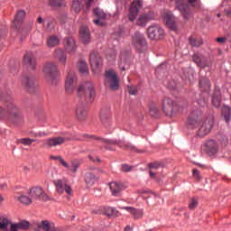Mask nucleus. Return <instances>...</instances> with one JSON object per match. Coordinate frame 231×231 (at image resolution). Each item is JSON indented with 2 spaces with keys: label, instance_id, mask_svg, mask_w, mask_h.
Returning a JSON list of instances; mask_svg holds the SVG:
<instances>
[{
  "label": "nucleus",
  "instance_id": "42",
  "mask_svg": "<svg viewBox=\"0 0 231 231\" xmlns=\"http://www.w3.org/2000/svg\"><path fill=\"white\" fill-rule=\"evenodd\" d=\"M18 200L21 201L23 205H31V203H33V199L32 197H28L26 195H22L18 197Z\"/></svg>",
  "mask_w": 231,
  "mask_h": 231
},
{
  "label": "nucleus",
  "instance_id": "11",
  "mask_svg": "<svg viewBox=\"0 0 231 231\" xmlns=\"http://www.w3.org/2000/svg\"><path fill=\"white\" fill-rule=\"evenodd\" d=\"M214 125V117L208 116L207 117L204 122L202 123L200 128L199 129L198 135L200 136V138H203L212 131V127Z\"/></svg>",
  "mask_w": 231,
  "mask_h": 231
},
{
  "label": "nucleus",
  "instance_id": "41",
  "mask_svg": "<svg viewBox=\"0 0 231 231\" xmlns=\"http://www.w3.org/2000/svg\"><path fill=\"white\" fill-rule=\"evenodd\" d=\"M104 214L105 216H117L118 211L115 209V208H110V207H105L104 208Z\"/></svg>",
  "mask_w": 231,
  "mask_h": 231
},
{
  "label": "nucleus",
  "instance_id": "54",
  "mask_svg": "<svg viewBox=\"0 0 231 231\" xmlns=\"http://www.w3.org/2000/svg\"><path fill=\"white\" fill-rule=\"evenodd\" d=\"M217 138L223 145L228 143V137H226V135H218Z\"/></svg>",
  "mask_w": 231,
  "mask_h": 231
},
{
  "label": "nucleus",
  "instance_id": "19",
  "mask_svg": "<svg viewBox=\"0 0 231 231\" xmlns=\"http://www.w3.org/2000/svg\"><path fill=\"white\" fill-rule=\"evenodd\" d=\"M22 84L30 93L35 89V78L33 76L25 75L22 79Z\"/></svg>",
  "mask_w": 231,
  "mask_h": 231
},
{
  "label": "nucleus",
  "instance_id": "37",
  "mask_svg": "<svg viewBox=\"0 0 231 231\" xmlns=\"http://www.w3.org/2000/svg\"><path fill=\"white\" fill-rule=\"evenodd\" d=\"M35 142V139L32 138H21L16 140V143L30 147Z\"/></svg>",
  "mask_w": 231,
  "mask_h": 231
},
{
  "label": "nucleus",
  "instance_id": "28",
  "mask_svg": "<svg viewBox=\"0 0 231 231\" xmlns=\"http://www.w3.org/2000/svg\"><path fill=\"white\" fill-rule=\"evenodd\" d=\"M26 15V13L23 10H20L16 13V15L14 17V20L13 22V26L19 30L21 28V25L23 24V21H24V16Z\"/></svg>",
  "mask_w": 231,
  "mask_h": 231
},
{
  "label": "nucleus",
  "instance_id": "38",
  "mask_svg": "<svg viewBox=\"0 0 231 231\" xmlns=\"http://www.w3.org/2000/svg\"><path fill=\"white\" fill-rule=\"evenodd\" d=\"M222 115H223L226 124H228V122H230V120H231V110H230L229 106H225L223 107Z\"/></svg>",
  "mask_w": 231,
  "mask_h": 231
},
{
  "label": "nucleus",
  "instance_id": "47",
  "mask_svg": "<svg viewBox=\"0 0 231 231\" xmlns=\"http://www.w3.org/2000/svg\"><path fill=\"white\" fill-rule=\"evenodd\" d=\"M79 167H80V162L77 160L72 161L70 171L71 172L75 173L77 171H79Z\"/></svg>",
  "mask_w": 231,
  "mask_h": 231
},
{
  "label": "nucleus",
  "instance_id": "24",
  "mask_svg": "<svg viewBox=\"0 0 231 231\" xmlns=\"http://www.w3.org/2000/svg\"><path fill=\"white\" fill-rule=\"evenodd\" d=\"M123 210H127L132 216L133 219H142L143 217V209L134 208L133 207H123Z\"/></svg>",
  "mask_w": 231,
  "mask_h": 231
},
{
  "label": "nucleus",
  "instance_id": "33",
  "mask_svg": "<svg viewBox=\"0 0 231 231\" xmlns=\"http://www.w3.org/2000/svg\"><path fill=\"white\" fill-rule=\"evenodd\" d=\"M43 28L46 32H52L55 29V20L47 18L44 20Z\"/></svg>",
  "mask_w": 231,
  "mask_h": 231
},
{
  "label": "nucleus",
  "instance_id": "21",
  "mask_svg": "<svg viewBox=\"0 0 231 231\" xmlns=\"http://www.w3.org/2000/svg\"><path fill=\"white\" fill-rule=\"evenodd\" d=\"M54 185H56V189L59 194H71V187H69L68 184H66V181H63L62 180H58L54 181Z\"/></svg>",
  "mask_w": 231,
  "mask_h": 231
},
{
  "label": "nucleus",
  "instance_id": "6",
  "mask_svg": "<svg viewBox=\"0 0 231 231\" xmlns=\"http://www.w3.org/2000/svg\"><path fill=\"white\" fill-rule=\"evenodd\" d=\"M43 73L48 80L53 82L59 78V68L53 62H47L43 66Z\"/></svg>",
  "mask_w": 231,
  "mask_h": 231
},
{
  "label": "nucleus",
  "instance_id": "13",
  "mask_svg": "<svg viewBox=\"0 0 231 231\" xmlns=\"http://www.w3.org/2000/svg\"><path fill=\"white\" fill-rule=\"evenodd\" d=\"M151 21H154V12L147 11L140 14L136 21V24L137 26L145 28V26H147V23H151Z\"/></svg>",
  "mask_w": 231,
  "mask_h": 231
},
{
  "label": "nucleus",
  "instance_id": "46",
  "mask_svg": "<svg viewBox=\"0 0 231 231\" xmlns=\"http://www.w3.org/2000/svg\"><path fill=\"white\" fill-rule=\"evenodd\" d=\"M119 68H121L123 71H125V69L129 68V62L125 60V56L120 57Z\"/></svg>",
  "mask_w": 231,
  "mask_h": 231
},
{
  "label": "nucleus",
  "instance_id": "7",
  "mask_svg": "<svg viewBox=\"0 0 231 231\" xmlns=\"http://www.w3.org/2000/svg\"><path fill=\"white\" fill-rule=\"evenodd\" d=\"M147 35L152 41H160L165 37V31L158 24H152L147 28Z\"/></svg>",
  "mask_w": 231,
  "mask_h": 231
},
{
  "label": "nucleus",
  "instance_id": "9",
  "mask_svg": "<svg viewBox=\"0 0 231 231\" xmlns=\"http://www.w3.org/2000/svg\"><path fill=\"white\" fill-rule=\"evenodd\" d=\"M32 201H48L50 198L44 193V189L41 187H33L28 192Z\"/></svg>",
  "mask_w": 231,
  "mask_h": 231
},
{
  "label": "nucleus",
  "instance_id": "25",
  "mask_svg": "<svg viewBox=\"0 0 231 231\" xmlns=\"http://www.w3.org/2000/svg\"><path fill=\"white\" fill-rule=\"evenodd\" d=\"M79 37L83 44H89V42H91V33L89 32V29L86 26H82L79 29Z\"/></svg>",
  "mask_w": 231,
  "mask_h": 231
},
{
  "label": "nucleus",
  "instance_id": "44",
  "mask_svg": "<svg viewBox=\"0 0 231 231\" xmlns=\"http://www.w3.org/2000/svg\"><path fill=\"white\" fill-rule=\"evenodd\" d=\"M53 225H54L53 223H50L47 220H43L40 224V228H42L44 231H50L51 229V227L53 226Z\"/></svg>",
  "mask_w": 231,
  "mask_h": 231
},
{
  "label": "nucleus",
  "instance_id": "16",
  "mask_svg": "<svg viewBox=\"0 0 231 231\" xmlns=\"http://www.w3.org/2000/svg\"><path fill=\"white\" fill-rule=\"evenodd\" d=\"M23 66L26 69L33 70L37 68V60H35V56L33 52H27L23 57Z\"/></svg>",
  "mask_w": 231,
  "mask_h": 231
},
{
  "label": "nucleus",
  "instance_id": "5",
  "mask_svg": "<svg viewBox=\"0 0 231 231\" xmlns=\"http://www.w3.org/2000/svg\"><path fill=\"white\" fill-rule=\"evenodd\" d=\"M105 86L108 88V89H112V91H116L120 85L118 84V77L116 76V72L114 70H106L105 73Z\"/></svg>",
  "mask_w": 231,
  "mask_h": 231
},
{
  "label": "nucleus",
  "instance_id": "57",
  "mask_svg": "<svg viewBox=\"0 0 231 231\" xmlns=\"http://www.w3.org/2000/svg\"><path fill=\"white\" fill-rule=\"evenodd\" d=\"M132 169H133V167H131V166H129L127 164H123L121 166V171H123V172H129V171H132Z\"/></svg>",
  "mask_w": 231,
  "mask_h": 231
},
{
  "label": "nucleus",
  "instance_id": "23",
  "mask_svg": "<svg viewBox=\"0 0 231 231\" xmlns=\"http://www.w3.org/2000/svg\"><path fill=\"white\" fill-rule=\"evenodd\" d=\"M64 48L68 53L73 55L77 51V43L73 38H65L64 40Z\"/></svg>",
  "mask_w": 231,
  "mask_h": 231
},
{
  "label": "nucleus",
  "instance_id": "43",
  "mask_svg": "<svg viewBox=\"0 0 231 231\" xmlns=\"http://www.w3.org/2000/svg\"><path fill=\"white\" fill-rule=\"evenodd\" d=\"M78 66L80 73H88L89 69L88 68V62H86V60H80Z\"/></svg>",
  "mask_w": 231,
  "mask_h": 231
},
{
  "label": "nucleus",
  "instance_id": "22",
  "mask_svg": "<svg viewBox=\"0 0 231 231\" xmlns=\"http://www.w3.org/2000/svg\"><path fill=\"white\" fill-rule=\"evenodd\" d=\"M163 20L170 30L175 32L176 30V19L171 12H165L163 14Z\"/></svg>",
  "mask_w": 231,
  "mask_h": 231
},
{
  "label": "nucleus",
  "instance_id": "50",
  "mask_svg": "<svg viewBox=\"0 0 231 231\" xmlns=\"http://www.w3.org/2000/svg\"><path fill=\"white\" fill-rule=\"evenodd\" d=\"M149 169L158 170L160 167H163V163L162 162H152L148 164Z\"/></svg>",
  "mask_w": 231,
  "mask_h": 231
},
{
  "label": "nucleus",
  "instance_id": "10",
  "mask_svg": "<svg viewBox=\"0 0 231 231\" xmlns=\"http://www.w3.org/2000/svg\"><path fill=\"white\" fill-rule=\"evenodd\" d=\"M77 84H78L77 75H75L74 72L69 71L65 80L66 93H68L69 95H71V93L75 91V88H77Z\"/></svg>",
  "mask_w": 231,
  "mask_h": 231
},
{
  "label": "nucleus",
  "instance_id": "63",
  "mask_svg": "<svg viewBox=\"0 0 231 231\" xmlns=\"http://www.w3.org/2000/svg\"><path fill=\"white\" fill-rule=\"evenodd\" d=\"M193 176L198 180H201V176L199 175V171H198L197 169L193 170Z\"/></svg>",
  "mask_w": 231,
  "mask_h": 231
},
{
  "label": "nucleus",
  "instance_id": "55",
  "mask_svg": "<svg viewBox=\"0 0 231 231\" xmlns=\"http://www.w3.org/2000/svg\"><path fill=\"white\" fill-rule=\"evenodd\" d=\"M208 66H210V63L208 62V60L207 59H205V57L202 59V60L200 61V64L199 65V68H208Z\"/></svg>",
  "mask_w": 231,
  "mask_h": 231
},
{
  "label": "nucleus",
  "instance_id": "49",
  "mask_svg": "<svg viewBox=\"0 0 231 231\" xmlns=\"http://www.w3.org/2000/svg\"><path fill=\"white\" fill-rule=\"evenodd\" d=\"M203 56L198 53H195L193 55V61L195 62V64H197L198 66H199L201 64V60H203Z\"/></svg>",
  "mask_w": 231,
  "mask_h": 231
},
{
  "label": "nucleus",
  "instance_id": "56",
  "mask_svg": "<svg viewBox=\"0 0 231 231\" xmlns=\"http://www.w3.org/2000/svg\"><path fill=\"white\" fill-rule=\"evenodd\" d=\"M150 115L152 116H156V115H158V108L156 107V106H152L150 107Z\"/></svg>",
  "mask_w": 231,
  "mask_h": 231
},
{
  "label": "nucleus",
  "instance_id": "30",
  "mask_svg": "<svg viewBox=\"0 0 231 231\" xmlns=\"http://www.w3.org/2000/svg\"><path fill=\"white\" fill-rule=\"evenodd\" d=\"M212 104L214 107H220L221 106V90L216 88L212 97Z\"/></svg>",
  "mask_w": 231,
  "mask_h": 231
},
{
  "label": "nucleus",
  "instance_id": "61",
  "mask_svg": "<svg viewBox=\"0 0 231 231\" xmlns=\"http://www.w3.org/2000/svg\"><path fill=\"white\" fill-rule=\"evenodd\" d=\"M60 163L66 169H69V164H68V162H66L64 159L60 158Z\"/></svg>",
  "mask_w": 231,
  "mask_h": 231
},
{
  "label": "nucleus",
  "instance_id": "52",
  "mask_svg": "<svg viewBox=\"0 0 231 231\" xmlns=\"http://www.w3.org/2000/svg\"><path fill=\"white\" fill-rule=\"evenodd\" d=\"M196 207H198V199H191L189 204V208L190 210H194V208H196Z\"/></svg>",
  "mask_w": 231,
  "mask_h": 231
},
{
  "label": "nucleus",
  "instance_id": "40",
  "mask_svg": "<svg viewBox=\"0 0 231 231\" xmlns=\"http://www.w3.org/2000/svg\"><path fill=\"white\" fill-rule=\"evenodd\" d=\"M83 6H84V4H82L79 0H74L73 3H72V10H74V12L76 14H79L80 10H82Z\"/></svg>",
  "mask_w": 231,
  "mask_h": 231
},
{
  "label": "nucleus",
  "instance_id": "36",
  "mask_svg": "<svg viewBox=\"0 0 231 231\" xmlns=\"http://www.w3.org/2000/svg\"><path fill=\"white\" fill-rule=\"evenodd\" d=\"M190 46L193 48H199L203 44V40L200 38L190 37L189 39Z\"/></svg>",
  "mask_w": 231,
  "mask_h": 231
},
{
  "label": "nucleus",
  "instance_id": "20",
  "mask_svg": "<svg viewBox=\"0 0 231 231\" xmlns=\"http://www.w3.org/2000/svg\"><path fill=\"white\" fill-rule=\"evenodd\" d=\"M66 142V138L56 136L48 138L44 141V147H58V145H62Z\"/></svg>",
  "mask_w": 231,
  "mask_h": 231
},
{
  "label": "nucleus",
  "instance_id": "35",
  "mask_svg": "<svg viewBox=\"0 0 231 231\" xmlns=\"http://www.w3.org/2000/svg\"><path fill=\"white\" fill-rule=\"evenodd\" d=\"M199 86L201 91H208L210 89V80L207 78H202L199 79Z\"/></svg>",
  "mask_w": 231,
  "mask_h": 231
},
{
  "label": "nucleus",
  "instance_id": "27",
  "mask_svg": "<svg viewBox=\"0 0 231 231\" xmlns=\"http://www.w3.org/2000/svg\"><path fill=\"white\" fill-rule=\"evenodd\" d=\"M94 14L96 15V17H97V19L93 20L94 24H97V26H104V23L100 21L106 19V17H107V14H106L103 10L98 8L94 9Z\"/></svg>",
  "mask_w": 231,
  "mask_h": 231
},
{
  "label": "nucleus",
  "instance_id": "34",
  "mask_svg": "<svg viewBox=\"0 0 231 231\" xmlns=\"http://www.w3.org/2000/svg\"><path fill=\"white\" fill-rule=\"evenodd\" d=\"M60 40L58 36L51 35L47 39V46L48 48H55V46H59Z\"/></svg>",
  "mask_w": 231,
  "mask_h": 231
},
{
  "label": "nucleus",
  "instance_id": "32",
  "mask_svg": "<svg viewBox=\"0 0 231 231\" xmlns=\"http://www.w3.org/2000/svg\"><path fill=\"white\" fill-rule=\"evenodd\" d=\"M85 183H87L88 187H93V185L97 183V177L95 176V174L91 172H87L85 174Z\"/></svg>",
  "mask_w": 231,
  "mask_h": 231
},
{
  "label": "nucleus",
  "instance_id": "51",
  "mask_svg": "<svg viewBox=\"0 0 231 231\" xmlns=\"http://www.w3.org/2000/svg\"><path fill=\"white\" fill-rule=\"evenodd\" d=\"M127 91L129 95H138V88L135 86H128Z\"/></svg>",
  "mask_w": 231,
  "mask_h": 231
},
{
  "label": "nucleus",
  "instance_id": "26",
  "mask_svg": "<svg viewBox=\"0 0 231 231\" xmlns=\"http://www.w3.org/2000/svg\"><path fill=\"white\" fill-rule=\"evenodd\" d=\"M109 187L113 196H120L122 190L125 189V186L120 182H111Z\"/></svg>",
  "mask_w": 231,
  "mask_h": 231
},
{
  "label": "nucleus",
  "instance_id": "58",
  "mask_svg": "<svg viewBox=\"0 0 231 231\" xmlns=\"http://www.w3.org/2000/svg\"><path fill=\"white\" fill-rule=\"evenodd\" d=\"M198 104L199 106H200L201 107H205L207 106V102H208V98H204V99H198Z\"/></svg>",
  "mask_w": 231,
  "mask_h": 231
},
{
  "label": "nucleus",
  "instance_id": "15",
  "mask_svg": "<svg viewBox=\"0 0 231 231\" xmlns=\"http://www.w3.org/2000/svg\"><path fill=\"white\" fill-rule=\"evenodd\" d=\"M176 8L180 10L182 17H184L186 21H189V19L192 17V11L190 10L189 4L179 0L176 2Z\"/></svg>",
  "mask_w": 231,
  "mask_h": 231
},
{
  "label": "nucleus",
  "instance_id": "17",
  "mask_svg": "<svg viewBox=\"0 0 231 231\" xmlns=\"http://www.w3.org/2000/svg\"><path fill=\"white\" fill-rule=\"evenodd\" d=\"M89 62L93 71H97L102 66V57L98 52L94 51L89 56Z\"/></svg>",
  "mask_w": 231,
  "mask_h": 231
},
{
  "label": "nucleus",
  "instance_id": "53",
  "mask_svg": "<svg viewBox=\"0 0 231 231\" xmlns=\"http://www.w3.org/2000/svg\"><path fill=\"white\" fill-rule=\"evenodd\" d=\"M188 2L195 8H199V6H201V1L199 0H188Z\"/></svg>",
  "mask_w": 231,
  "mask_h": 231
},
{
  "label": "nucleus",
  "instance_id": "1",
  "mask_svg": "<svg viewBox=\"0 0 231 231\" xmlns=\"http://www.w3.org/2000/svg\"><path fill=\"white\" fill-rule=\"evenodd\" d=\"M0 104L4 106H0V120L11 122L13 125L24 124L23 110L15 104L10 89L0 91Z\"/></svg>",
  "mask_w": 231,
  "mask_h": 231
},
{
  "label": "nucleus",
  "instance_id": "29",
  "mask_svg": "<svg viewBox=\"0 0 231 231\" xmlns=\"http://www.w3.org/2000/svg\"><path fill=\"white\" fill-rule=\"evenodd\" d=\"M54 58L56 59V60H59V62H60V64H66L67 56H66V52L64 51V50L57 49L54 51Z\"/></svg>",
  "mask_w": 231,
  "mask_h": 231
},
{
  "label": "nucleus",
  "instance_id": "14",
  "mask_svg": "<svg viewBox=\"0 0 231 231\" xmlns=\"http://www.w3.org/2000/svg\"><path fill=\"white\" fill-rule=\"evenodd\" d=\"M143 6V2L140 0H134L130 6L128 19L133 23L136 17H138V14L140 13V9Z\"/></svg>",
  "mask_w": 231,
  "mask_h": 231
},
{
  "label": "nucleus",
  "instance_id": "45",
  "mask_svg": "<svg viewBox=\"0 0 231 231\" xmlns=\"http://www.w3.org/2000/svg\"><path fill=\"white\" fill-rule=\"evenodd\" d=\"M49 5L52 8H59L64 6V0H49Z\"/></svg>",
  "mask_w": 231,
  "mask_h": 231
},
{
  "label": "nucleus",
  "instance_id": "2",
  "mask_svg": "<svg viewBox=\"0 0 231 231\" xmlns=\"http://www.w3.org/2000/svg\"><path fill=\"white\" fill-rule=\"evenodd\" d=\"M78 95L81 100L76 107V116L79 122H84L88 116V108L85 103L93 102L95 97V88L93 83L87 82L79 86L78 89Z\"/></svg>",
  "mask_w": 231,
  "mask_h": 231
},
{
  "label": "nucleus",
  "instance_id": "60",
  "mask_svg": "<svg viewBox=\"0 0 231 231\" xmlns=\"http://www.w3.org/2000/svg\"><path fill=\"white\" fill-rule=\"evenodd\" d=\"M216 41L218 44H225V42H226V37H218Z\"/></svg>",
  "mask_w": 231,
  "mask_h": 231
},
{
  "label": "nucleus",
  "instance_id": "48",
  "mask_svg": "<svg viewBox=\"0 0 231 231\" xmlns=\"http://www.w3.org/2000/svg\"><path fill=\"white\" fill-rule=\"evenodd\" d=\"M18 226L20 230H28L30 226V222L26 220H23L22 222L18 223Z\"/></svg>",
  "mask_w": 231,
  "mask_h": 231
},
{
  "label": "nucleus",
  "instance_id": "12",
  "mask_svg": "<svg viewBox=\"0 0 231 231\" xmlns=\"http://www.w3.org/2000/svg\"><path fill=\"white\" fill-rule=\"evenodd\" d=\"M203 118V114L200 110H193L191 114L188 117V125L191 129H195V127H198L199 125V123L201 122Z\"/></svg>",
  "mask_w": 231,
  "mask_h": 231
},
{
  "label": "nucleus",
  "instance_id": "59",
  "mask_svg": "<svg viewBox=\"0 0 231 231\" xmlns=\"http://www.w3.org/2000/svg\"><path fill=\"white\" fill-rule=\"evenodd\" d=\"M21 230L19 227V224H11L10 226V231H19Z\"/></svg>",
  "mask_w": 231,
  "mask_h": 231
},
{
  "label": "nucleus",
  "instance_id": "8",
  "mask_svg": "<svg viewBox=\"0 0 231 231\" xmlns=\"http://www.w3.org/2000/svg\"><path fill=\"white\" fill-rule=\"evenodd\" d=\"M162 109L166 116H174L178 113V105L174 104V101L171 98H164L162 101Z\"/></svg>",
  "mask_w": 231,
  "mask_h": 231
},
{
  "label": "nucleus",
  "instance_id": "64",
  "mask_svg": "<svg viewBox=\"0 0 231 231\" xmlns=\"http://www.w3.org/2000/svg\"><path fill=\"white\" fill-rule=\"evenodd\" d=\"M32 31V26L29 24L26 28L23 29L22 35H24L26 32H31Z\"/></svg>",
  "mask_w": 231,
  "mask_h": 231
},
{
  "label": "nucleus",
  "instance_id": "39",
  "mask_svg": "<svg viewBox=\"0 0 231 231\" xmlns=\"http://www.w3.org/2000/svg\"><path fill=\"white\" fill-rule=\"evenodd\" d=\"M10 220L7 217H0V230L8 231Z\"/></svg>",
  "mask_w": 231,
  "mask_h": 231
},
{
  "label": "nucleus",
  "instance_id": "62",
  "mask_svg": "<svg viewBox=\"0 0 231 231\" xmlns=\"http://www.w3.org/2000/svg\"><path fill=\"white\" fill-rule=\"evenodd\" d=\"M34 136L35 138H42V136H48V134L44 132H39L35 134Z\"/></svg>",
  "mask_w": 231,
  "mask_h": 231
},
{
  "label": "nucleus",
  "instance_id": "31",
  "mask_svg": "<svg viewBox=\"0 0 231 231\" xmlns=\"http://www.w3.org/2000/svg\"><path fill=\"white\" fill-rule=\"evenodd\" d=\"M110 114L109 110H101L100 114V121L105 127H107L109 125V123L111 122V119L109 118Z\"/></svg>",
  "mask_w": 231,
  "mask_h": 231
},
{
  "label": "nucleus",
  "instance_id": "18",
  "mask_svg": "<svg viewBox=\"0 0 231 231\" xmlns=\"http://www.w3.org/2000/svg\"><path fill=\"white\" fill-rule=\"evenodd\" d=\"M205 147V151L208 156H214L217 154V151H219V144L212 139L207 141Z\"/></svg>",
  "mask_w": 231,
  "mask_h": 231
},
{
  "label": "nucleus",
  "instance_id": "4",
  "mask_svg": "<svg viewBox=\"0 0 231 231\" xmlns=\"http://www.w3.org/2000/svg\"><path fill=\"white\" fill-rule=\"evenodd\" d=\"M132 44L139 53H143L147 50V41L145 36L140 32H136L133 35Z\"/></svg>",
  "mask_w": 231,
  "mask_h": 231
},
{
  "label": "nucleus",
  "instance_id": "3",
  "mask_svg": "<svg viewBox=\"0 0 231 231\" xmlns=\"http://www.w3.org/2000/svg\"><path fill=\"white\" fill-rule=\"evenodd\" d=\"M85 140H99L101 143H105L106 149L109 151H114L113 145H117L121 149H126V151H133L134 152H140L139 149L136 146L133 145L132 143H125L120 140H109V139H103L100 137H96L95 135L89 134H83Z\"/></svg>",
  "mask_w": 231,
  "mask_h": 231
}]
</instances>
